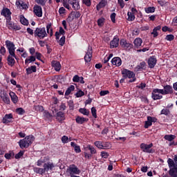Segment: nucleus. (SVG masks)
<instances>
[{
    "instance_id": "f257e3e1",
    "label": "nucleus",
    "mask_w": 177,
    "mask_h": 177,
    "mask_svg": "<svg viewBox=\"0 0 177 177\" xmlns=\"http://www.w3.org/2000/svg\"><path fill=\"white\" fill-rule=\"evenodd\" d=\"M53 168H55V165L50 162L47 163H44L43 168L41 167H33V171L35 174H38L39 175H44L45 172H49V171H53Z\"/></svg>"
},
{
    "instance_id": "f03ea898",
    "label": "nucleus",
    "mask_w": 177,
    "mask_h": 177,
    "mask_svg": "<svg viewBox=\"0 0 177 177\" xmlns=\"http://www.w3.org/2000/svg\"><path fill=\"white\" fill-rule=\"evenodd\" d=\"M32 142H34V136H27L24 139L20 140L18 142V145L21 149H27L30 147V145H32Z\"/></svg>"
},
{
    "instance_id": "7ed1b4c3",
    "label": "nucleus",
    "mask_w": 177,
    "mask_h": 177,
    "mask_svg": "<svg viewBox=\"0 0 177 177\" xmlns=\"http://www.w3.org/2000/svg\"><path fill=\"white\" fill-rule=\"evenodd\" d=\"M83 150L84 151V154L86 160H91L93 154H97V151L96 150V149H95V147H93V146L91 145H88L86 147H84L83 148Z\"/></svg>"
},
{
    "instance_id": "20e7f679",
    "label": "nucleus",
    "mask_w": 177,
    "mask_h": 177,
    "mask_svg": "<svg viewBox=\"0 0 177 177\" xmlns=\"http://www.w3.org/2000/svg\"><path fill=\"white\" fill-rule=\"evenodd\" d=\"M70 5H71L74 10H79L80 8L78 0H68L67 1L63 2V6H64L66 9H68V10H71V6H70Z\"/></svg>"
},
{
    "instance_id": "39448f33",
    "label": "nucleus",
    "mask_w": 177,
    "mask_h": 177,
    "mask_svg": "<svg viewBox=\"0 0 177 177\" xmlns=\"http://www.w3.org/2000/svg\"><path fill=\"white\" fill-rule=\"evenodd\" d=\"M34 36L39 39H44V38L48 37L46 29L45 28H37L34 32Z\"/></svg>"
},
{
    "instance_id": "423d86ee",
    "label": "nucleus",
    "mask_w": 177,
    "mask_h": 177,
    "mask_svg": "<svg viewBox=\"0 0 177 177\" xmlns=\"http://www.w3.org/2000/svg\"><path fill=\"white\" fill-rule=\"evenodd\" d=\"M122 74L124 78H129V79L131 78L129 80V82H135V81H136V77L135 73L128 69H124L122 71Z\"/></svg>"
},
{
    "instance_id": "0eeeda50",
    "label": "nucleus",
    "mask_w": 177,
    "mask_h": 177,
    "mask_svg": "<svg viewBox=\"0 0 177 177\" xmlns=\"http://www.w3.org/2000/svg\"><path fill=\"white\" fill-rule=\"evenodd\" d=\"M153 143H150L149 145L146 143H141L140 145V148L141 149L143 153H153L154 151H156L154 149H153Z\"/></svg>"
},
{
    "instance_id": "6e6552de",
    "label": "nucleus",
    "mask_w": 177,
    "mask_h": 177,
    "mask_svg": "<svg viewBox=\"0 0 177 177\" xmlns=\"http://www.w3.org/2000/svg\"><path fill=\"white\" fill-rule=\"evenodd\" d=\"M6 46L8 50L9 55H10V56H12V57H15V59H17V57H16V54L15 53V44L9 40H6Z\"/></svg>"
},
{
    "instance_id": "1a4fd4ad",
    "label": "nucleus",
    "mask_w": 177,
    "mask_h": 177,
    "mask_svg": "<svg viewBox=\"0 0 177 177\" xmlns=\"http://www.w3.org/2000/svg\"><path fill=\"white\" fill-rule=\"evenodd\" d=\"M152 99L153 100H160L162 99V94H161V89L154 88L152 91Z\"/></svg>"
},
{
    "instance_id": "9d476101",
    "label": "nucleus",
    "mask_w": 177,
    "mask_h": 177,
    "mask_svg": "<svg viewBox=\"0 0 177 177\" xmlns=\"http://www.w3.org/2000/svg\"><path fill=\"white\" fill-rule=\"evenodd\" d=\"M68 171L70 176H71V175H80V174H81V170H80V169H78L75 165H71L69 167Z\"/></svg>"
},
{
    "instance_id": "9b49d317",
    "label": "nucleus",
    "mask_w": 177,
    "mask_h": 177,
    "mask_svg": "<svg viewBox=\"0 0 177 177\" xmlns=\"http://www.w3.org/2000/svg\"><path fill=\"white\" fill-rule=\"evenodd\" d=\"M160 91L161 95H171L174 93V88L169 85L164 86L163 89H160Z\"/></svg>"
},
{
    "instance_id": "f8f14e48",
    "label": "nucleus",
    "mask_w": 177,
    "mask_h": 177,
    "mask_svg": "<svg viewBox=\"0 0 177 177\" xmlns=\"http://www.w3.org/2000/svg\"><path fill=\"white\" fill-rule=\"evenodd\" d=\"M1 16H4L6 20H12V12L8 8H3L1 12Z\"/></svg>"
},
{
    "instance_id": "ddd939ff",
    "label": "nucleus",
    "mask_w": 177,
    "mask_h": 177,
    "mask_svg": "<svg viewBox=\"0 0 177 177\" xmlns=\"http://www.w3.org/2000/svg\"><path fill=\"white\" fill-rule=\"evenodd\" d=\"M153 122H157V118L151 116L147 117V120L145 121V128H149L153 125Z\"/></svg>"
},
{
    "instance_id": "4468645a",
    "label": "nucleus",
    "mask_w": 177,
    "mask_h": 177,
    "mask_svg": "<svg viewBox=\"0 0 177 177\" xmlns=\"http://www.w3.org/2000/svg\"><path fill=\"white\" fill-rule=\"evenodd\" d=\"M7 27L9 30H16L17 31H19L21 28L20 26H17V24H15L10 20H7Z\"/></svg>"
},
{
    "instance_id": "2eb2a0df",
    "label": "nucleus",
    "mask_w": 177,
    "mask_h": 177,
    "mask_svg": "<svg viewBox=\"0 0 177 177\" xmlns=\"http://www.w3.org/2000/svg\"><path fill=\"white\" fill-rule=\"evenodd\" d=\"M33 12L37 17H42V8L38 5H35L33 8Z\"/></svg>"
},
{
    "instance_id": "dca6fc26",
    "label": "nucleus",
    "mask_w": 177,
    "mask_h": 177,
    "mask_svg": "<svg viewBox=\"0 0 177 177\" xmlns=\"http://www.w3.org/2000/svg\"><path fill=\"white\" fill-rule=\"evenodd\" d=\"M119 44H120V39L117 36H115L113 39L111 40L110 42L111 49H113L114 48H118Z\"/></svg>"
},
{
    "instance_id": "f3484780",
    "label": "nucleus",
    "mask_w": 177,
    "mask_h": 177,
    "mask_svg": "<svg viewBox=\"0 0 177 177\" xmlns=\"http://www.w3.org/2000/svg\"><path fill=\"white\" fill-rule=\"evenodd\" d=\"M13 120V115L12 113L6 114L2 120L3 124H10Z\"/></svg>"
},
{
    "instance_id": "a211bd4d",
    "label": "nucleus",
    "mask_w": 177,
    "mask_h": 177,
    "mask_svg": "<svg viewBox=\"0 0 177 177\" xmlns=\"http://www.w3.org/2000/svg\"><path fill=\"white\" fill-rule=\"evenodd\" d=\"M156 64H157V59L156 57H150L148 59V65L150 68H154Z\"/></svg>"
},
{
    "instance_id": "6ab92c4d",
    "label": "nucleus",
    "mask_w": 177,
    "mask_h": 177,
    "mask_svg": "<svg viewBox=\"0 0 177 177\" xmlns=\"http://www.w3.org/2000/svg\"><path fill=\"white\" fill-rule=\"evenodd\" d=\"M111 63L113 66H116V67H120L122 64V61L121 60V58L118 57H115L112 59Z\"/></svg>"
},
{
    "instance_id": "aec40b11",
    "label": "nucleus",
    "mask_w": 177,
    "mask_h": 177,
    "mask_svg": "<svg viewBox=\"0 0 177 177\" xmlns=\"http://www.w3.org/2000/svg\"><path fill=\"white\" fill-rule=\"evenodd\" d=\"M120 44L122 48H124V49H131V48H132V44L128 43L127 40L124 39L120 40Z\"/></svg>"
},
{
    "instance_id": "412c9836",
    "label": "nucleus",
    "mask_w": 177,
    "mask_h": 177,
    "mask_svg": "<svg viewBox=\"0 0 177 177\" xmlns=\"http://www.w3.org/2000/svg\"><path fill=\"white\" fill-rule=\"evenodd\" d=\"M84 60L86 63H89L92 60V48H88L85 56Z\"/></svg>"
},
{
    "instance_id": "4be33fe9",
    "label": "nucleus",
    "mask_w": 177,
    "mask_h": 177,
    "mask_svg": "<svg viewBox=\"0 0 177 177\" xmlns=\"http://www.w3.org/2000/svg\"><path fill=\"white\" fill-rule=\"evenodd\" d=\"M0 96L3 102H4L6 104H10V98L9 97V95H8V93H3V94H1Z\"/></svg>"
},
{
    "instance_id": "5701e85b",
    "label": "nucleus",
    "mask_w": 177,
    "mask_h": 177,
    "mask_svg": "<svg viewBox=\"0 0 177 177\" xmlns=\"http://www.w3.org/2000/svg\"><path fill=\"white\" fill-rule=\"evenodd\" d=\"M9 95H10V97L11 98L12 103H14V104H16V103H17V102H19V97H17L16 93H15V92L10 91Z\"/></svg>"
},
{
    "instance_id": "b1692460",
    "label": "nucleus",
    "mask_w": 177,
    "mask_h": 177,
    "mask_svg": "<svg viewBox=\"0 0 177 177\" xmlns=\"http://www.w3.org/2000/svg\"><path fill=\"white\" fill-rule=\"evenodd\" d=\"M133 44H134L135 48H136L137 49H139V48L142 46V44H143V40L138 37L134 39Z\"/></svg>"
},
{
    "instance_id": "393cba45",
    "label": "nucleus",
    "mask_w": 177,
    "mask_h": 177,
    "mask_svg": "<svg viewBox=\"0 0 177 177\" xmlns=\"http://www.w3.org/2000/svg\"><path fill=\"white\" fill-rule=\"evenodd\" d=\"M16 6L20 8L21 9H28V6L23 1L18 0L16 1Z\"/></svg>"
},
{
    "instance_id": "a878e982",
    "label": "nucleus",
    "mask_w": 177,
    "mask_h": 177,
    "mask_svg": "<svg viewBox=\"0 0 177 177\" xmlns=\"http://www.w3.org/2000/svg\"><path fill=\"white\" fill-rule=\"evenodd\" d=\"M75 121L77 124H82L84 122H88V119L78 115L76 116Z\"/></svg>"
},
{
    "instance_id": "bb28decb",
    "label": "nucleus",
    "mask_w": 177,
    "mask_h": 177,
    "mask_svg": "<svg viewBox=\"0 0 177 177\" xmlns=\"http://www.w3.org/2000/svg\"><path fill=\"white\" fill-rule=\"evenodd\" d=\"M51 64L54 67L55 71H60L62 68V65L60 64V62L57 61H53Z\"/></svg>"
},
{
    "instance_id": "cd10ccee",
    "label": "nucleus",
    "mask_w": 177,
    "mask_h": 177,
    "mask_svg": "<svg viewBox=\"0 0 177 177\" xmlns=\"http://www.w3.org/2000/svg\"><path fill=\"white\" fill-rule=\"evenodd\" d=\"M56 118L57 121H59V122H61V121H64V120H66V116L64 115V113L62 111H59L57 113Z\"/></svg>"
},
{
    "instance_id": "c85d7f7f",
    "label": "nucleus",
    "mask_w": 177,
    "mask_h": 177,
    "mask_svg": "<svg viewBox=\"0 0 177 177\" xmlns=\"http://www.w3.org/2000/svg\"><path fill=\"white\" fill-rule=\"evenodd\" d=\"M15 57L10 55V54L8 55L7 58L8 64V66H10L11 67H13L15 66V63H16V61L15 60Z\"/></svg>"
},
{
    "instance_id": "c756f323",
    "label": "nucleus",
    "mask_w": 177,
    "mask_h": 177,
    "mask_svg": "<svg viewBox=\"0 0 177 177\" xmlns=\"http://www.w3.org/2000/svg\"><path fill=\"white\" fill-rule=\"evenodd\" d=\"M32 73H37V66H31L26 68L27 75H30V74H32Z\"/></svg>"
},
{
    "instance_id": "7c9ffc66",
    "label": "nucleus",
    "mask_w": 177,
    "mask_h": 177,
    "mask_svg": "<svg viewBox=\"0 0 177 177\" xmlns=\"http://www.w3.org/2000/svg\"><path fill=\"white\" fill-rule=\"evenodd\" d=\"M160 30H161L160 26H158L153 28V31L151 33V35H153V38L158 37V31H160Z\"/></svg>"
},
{
    "instance_id": "2f4dec72",
    "label": "nucleus",
    "mask_w": 177,
    "mask_h": 177,
    "mask_svg": "<svg viewBox=\"0 0 177 177\" xmlns=\"http://www.w3.org/2000/svg\"><path fill=\"white\" fill-rule=\"evenodd\" d=\"M168 172L171 177H177V167H176L169 169Z\"/></svg>"
},
{
    "instance_id": "473e14b6",
    "label": "nucleus",
    "mask_w": 177,
    "mask_h": 177,
    "mask_svg": "<svg viewBox=\"0 0 177 177\" xmlns=\"http://www.w3.org/2000/svg\"><path fill=\"white\" fill-rule=\"evenodd\" d=\"M46 31L49 34L50 37L53 35V28H52V24H48L46 25Z\"/></svg>"
},
{
    "instance_id": "72a5a7b5",
    "label": "nucleus",
    "mask_w": 177,
    "mask_h": 177,
    "mask_svg": "<svg viewBox=\"0 0 177 177\" xmlns=\"http://www.w3.org/2000/svg\"><path fill=\"white\" fill-rule=\"evenodd\" d=\"M94 145L98 149H104V147H106V145H104V142H102V141H96L94 142Z\"/></svg>"
},
{
    "instance_id": "f704fd0d",
    "label": "nucleus",
    "mask_w": 177,
    "mask_h": 177,
    "mask_svg": "<svg viewBox=\"0 0 177 177\" xmlns=\"http://www.w3.org/2000/svg\"><path fill=\"white\" fill-rule=\"evenodd\" d=\"M167 164L169 165V169H171V168H174V167H176V165L175 163V160H174L171 158H169L167 160Z\"/></svg>"
},
{
    "instance_id": "c9c22d12",
    "label": "nucleus",
    "mask_w": 177,
    "mask_h": 177,
    "mask_svg": "<svg viewBox=\"0 0 177 177\" xmlns=\"http://www.w3.org/2000/svg\"><path fill=\"white\" fill-rule=\"evenodd\" d=\"M36 58L34 56H30L28 58L26 59L25 60V64H28L30 63H32V62H35Z\"/></svg>"
},
{
    "instance_id": "e433bc0d",
    "label": "nucleus",
    "mask_w": 177,
    "mask_h": 177,
    "mask_svg": "<svg viewBox=\"0 0 177 177\" xmlns=\"http://www.w3.org/2000/svg\"><path fill=\"white\" fill-rule=\"evenodd\" d=\"M74 89H75L74 85H71V86H69L65 92V96H68V95H70V93H71L74 91Z\"/></svg>"
},
{
    "instance_id": "4c0bfd02",
    "label": "nucleus",
    "mask_w": 177,
    "mask_h": 177,
    "mask_svg": "<svg viewBox=\"0 0 177 177\" xmlns=\"http://www.w3.org/2000/svg\"><path fill=\"white\" fill-rule=\"evenodd\" d=\"M176 138V136L175 135H165L164 137V139H165V140H168L169 142H172V140H174V139H175Z\"/></svg>"
},
{
    "instance_id": "58836bf2",
    "label": "nucleus",
    "mask_w": 177,
    "mask_h": 177,
    "mask_svg": "<svg viewBox=\"0 0 177 177\" xmlns=\"http://www.w3.org/2000/svg\"><path fill=\"white\" fill-rule=\"evenodd\" d=\"M127 16H128L127 20L129 21H133V20H135V14H133L131 12H127Z\"/></svg>"
},
{
    "instance_id": "ea45409f",
    "label": "nucleus",
    "mask_w": 177,
    "mask_h": 177,
    "mask_svg": "<svg viewBox=\"0 0 177 177\" xmlns=\"http://www.w3.org/2000/svg\"><path fill=\"white\" fill-rule=\"evenodd\" d=\"M145 67H146V62H140V64L137 66L138 71H142Z\"/></svg>"
},
{
    "instance_id": "a19ab883",
    "label": "nucleus",
    "mask_w": 177,
    "mask_h": 177,
    "mask_svg": "<svg viewBox=\"0 0 177 177\" xmlns=\"http://www.w3.org/2000/svg\"><path fill=\"white\" fill-rule=\"evenodd\" d=\"M20 22L24 26H27L28 24V20H27V19H26L23 15L21 16Z\"/></svg>"
},
{
    "instance_id": "79ce46f5",
    "label": "nucleus",
    "mask_w": 177,
    "mask_h": 177,
    "mask_svg": "<svg viewBox=\"0 0 177 177\" xmlns=\"http://www.w3.org/2000/svg\"><path fill=\"white\" fill-rule=\"evenodd\" d=\"M146 13H154L156 12V8L148 7L145 8Z\"/></svg>"
},
{
    "instance_id": "37998d69",
    "label": "nucleus",
    "mask_w": 177,
    "mask_h": 177,
    "mask_svg": "<svg viewBox=\"0 0 177 177\" xmlns=\"http://www.w3.org/2000/svg\"><path fill=\"white\" fill-rule=\"evenodd\" d=\"M79 111L81 113V114H83L84 115H89V110L86 109L80 108L79 109Z\"/></svg>"
},
{
    "instance_id": "c03bdc74",
    "label": "nucleus",
    "mask_w": 177,
    "mask_h": 177,
    "mask_svg": "<svg viewBox=\"0 0 177 177\" xmlns=\"http://www.w3.org/2000/svg\"><path fill=\"white\" fill-rule=\"evenodd\" d=\"M104 6H106V3L103 1H100L96 6L97 10H100V9L104 8Z\"/></svg>"
},
{
    "instance_id": "a18cd8bd",
    "label": "nucleus",
    "mask_w": 177,
    "mask_h": 177,
    "mask_svg": "<svg viewBox=\"0 0 177 177\" xmlns=\"http://www.w3.org/2000/svg\"><path fill=\"white\" fill-rule=\"evenodd\" d=\"M5 157L7 160H10V158H13V157H15V153L13 151H10L8 153H6Z\"/></svg>"
},
{
    "instance_id": "49530a36",
    "label": "nucleus",
    "mask_w": 177,
    "mask_h": 177,
    "mask_svg": "<svg viewBox=\"0 0 177 177\" xmlns=\"http://www.w3.org/2000/svg\"><path fill=\"white\" fill-rule=\"evenodd\" d=\"M24 155V151H20L18 153H17L15 156V158H16V160H19V158H21V157H23Z\"/></svg>"
},
{
    "instance_id": "de8ad7c7",
    "label": "nucleus",
    "mask_w": 177,
    "mask_h": 177,
    "mask_svg": "<svg viewBox=\"0 0 177 177\" xmlns=\"http://www.w3.org/2000/svg\"><path fill=\"white\" fill-rule=\"evenodd\" d=\"M33 109L35 111H42L44 110V106L41 105H35Z\"/></svg>"
},
{
    "instance_id": "09e8293b",
    "label": "nucleus",
    "mask_w": 177,
    "mask_h": 177,
    "mask_svg": "<svg viewBox=\"0 0 177 177\" xmlns=\"http://www.w3.org/2000/svg\"><path fill=\"white\" fill-rule=\"evenodd\" d=\"M97 26H99V27H103V26H104V18H100L97 20Z\"/></svg>"
},
{
    "instance_id": "8fccbe9b",
    "label": "nucleus",
    "mask_w": 177,
    "mask_h": 177,
    "mask_svg": "<svg viewBox=\"0 0 177 177\" xmlns=\"http://www.w3.org/2000/svg\"><path fill=\"white\" fill-rule=\"evenodd\" d=\"M16 113H17V114H19V115H23V114H24V113H26V111H24V109H23V108H17L16 109Z\"/></svg>"
},
{
    "instance_id": "3c124183",
    "label": "nucleus",
    "mask_w": 177,
    "mask_h": 177,
    "mask_svg": "<svg viewBox=\"0 0 177 177\" xmlns=\"http://www.w3.org/2000/svg\"><path fill=\"white\" fill-rule=\"evenodd\" d=\"M64 44H66V37L62 36L59 41V45H60V46H63Z\"/></svg>"
},
{
    "instance_id": "603ef678",
    "label": "nucleus",
    "mask_w": 177,
    "mask_h": 177,
    "mask_svg": "<svg viewBox=\"0 0 177 177\" xmlns=\"http://www.w3.org/2000/svg\"><path fill=\"white\" fill-rule=\"evenodd\" d=\"M85 95V93H84V91H82V90H79L76 94L75 96L76 97H82V96H84Z\"/></svg>"
},
{
    "instance_id": "864d4df0",
    "label": "nucleus",
    "mask_w": 177,
    "mask_h": 177,
    "mask_svg": "<svg viewBox=\"0 0 177 177\" xmlns=\"http://www.w3.org/2000/svg\"><path fill=\"white\" fill-rule=\"evenodd\" d=\"M91 113L94 118H97V115L96 114V108L95 107L91 108Z\"/></svg>"
},
{
    "instance_id": "5fc2aeb1",
    "label": "nucleus",
    "mask_w": 177,
    "mask_h": 177,
    "mask_svg": "<svg viewBox=\"0 0 177 177\" xmlns=\"http://www.w3.org/2000/svg\"><path fill=\"white\" fill-rule=\"evenodd\" d=\"M109 153L106 151H101V157L102 158H109Z\"/></svg>"
},
{
    "instance_id": "6e6d98bb",
    "label": "nucleus",
    "mask_w": 177,
    "mask_h": 177,
    "mask_svg": "<svg viewBox=\"0 0 177 177\" xmlns=\"http://www.w3.org/2000/svg\"><path fill=\"white\" fill-rule=\"evenodd\" d=\"M175 37L174 36V35H168L166 36L165 39L167 41H174Z\"/></svg>"
},
{
    "instance_id": "4d7b16f0",
    "label": "nucleus",
    "mask_w": 177,
    "mask_h": 177,
    "mask_svg": "<svg viewBox=\"0 0 177 177\" xmlns=\"http://www.w3.org/2000/svg\"><path fill=\"white\" fill-rule=\"evenodd\" d=\"M61 140L62 143H68V137L64 136L62 137Z\"/></svg>"
},
{
    "instance_id": "13d9d810",
    "label": "nucleus",
    "mask_w": 177,
    "mask_h": 177,
    "mask_svg": "<svg viewBox=\"0 0 177 177\" xmlns=\"http://www.w3.org/2000/svg\"><path fill=\"white\" fill-rule=\"evenodd\" d=\"M82 2L84 3V5H86V6H91L92 4L91 0H82Z\"/></svg>"
},
{
    "instance_id": "bf43d9fd",
    "label": "nucleus",
    "mask_w": 177,
    "mask_h": 177,
    "mask_svg": "<svg viewBox=\"0 0 177 177\" xmlns=\"http://www.w3.org/2000/svg\"><path fill=\"white\" fill-rule=\"evenodd\" d=\"M110 92L109 91H101L100 92V96H106V95H109Z\"/></svg>"
},
{
    "instance_id": "052dcab7",
    "label": "nucleus",
    "mask_w": 177,
    "mask_h": 177,
    "mask_svg": "<svg viewBox=\"0 0 177 177\" xmlns=\"http://www.w3.org/2000/svg\"><path fill=\"white\" fill-rule=\"evenodd\" d=\"M115 16H117V15L115 14V12H113L111 15V20L112 22L115 23Z\"/></svg>"
},
{
    "instance_id": "680f3d73",
    "label": "nucleus",
    "mask_w": 177,
    "mask_h": 177,
    "mask_svg": "<svg viewBox=\"0 0 177 177\" xmlns=\"http://www.w3.org/2000/svg\"><path fill=\"white\" fill-rule=\"evenodd\" d=\"M80 76H78L77 75H75L73 78V82H80Z\"/></svg>"
},
{
    "instance_id": "e2e57ef3",
    "label": "nucleus",
    "mask_w": 177,
    "mask_h": 177,
    "mask_svg": "<svg viewBox=\"0 0 177 177\" xmlns=\"http://www.w3.org/2000/svg\"><path fill=\"white\" fill-rule=\"evenodd\" d=\"M37 3H38L39 5H41L42 6H44V5H45L46 1V0H35Z\"/></svg>"
},
{
    "instance_id": "0e129e2a",
    "label": "nucleus",
    "mask_w": 177,
    "mask_h": 177,
    "mask_svg": "<svg viewBox=\"0 0 177 177\" xmlns=\"http://www.w3.org/2000/svg\"><path fill=\"white\" fill-rule=\"evenodd\" d=\"M161 114H164L165 115H168V114H169V110L167 109H163L161 111Z\"/></svg>"
},
{
    "instance_id": "69168bd1",
    "label": "nucleus",
    "mask_w": 177,
    "mask_h": 177,
    "mask_svg": "<svg viewBox=\"0 0 177 177\" xmlns=\"http://www.w3.org/2000/svg\"><path fill=\"white\" fill-rule=\"evenodd\" d=\"M118 4L120 5V8L122 9L124 6H125V3H124V0H118Z\"/></svg>"
},
{
    "instance_id": "338daca9",
    "label": "nucleus",
    "mask_w": 177,
    "mask_h": 177,
    "mask_svg": "<svg viewBox=\"0 0 177 177\" xmlns=\"http://www.w3.org/2000/svg\"><path fill=\"white\" fill-rule=\"evenodd\" d=\"M74 150L75 153H81V147H80V145H77L75 148Z\"/></svg>"
},
{
    "instance_id": "774afa93",
    "label": "nucleus",
    "mask_w": 177,
    "mask_h": 177,
    "mask_svg": "<svg viewBox=\"0 0 177 177\" xmlns=\"http://www.w3.org/2000/svg\"><path fill=\"white\" fill-rule=\"evenodd\" d=\"M0 53L1 55H5V53H6V48H5L3 46H1L0 48Z\"/></svg>"
}]
</instances>
